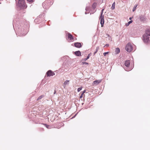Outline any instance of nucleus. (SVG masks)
<instances>
[{
    "label": "nucleus",
    "mask_w": 150,
    "mask_h": 150,
    "mask_svg": "<svg viewBox=\"0 0 150 150\" xmlns=\"http://www.w3.org/2000/svg\"><path fill=\"white\" fill-rule=\"evenodd\" d=\"M150 36V29L147 30L146 33L143 36V40L145 43L148 42L149 41V38Z\"/></svg>",
    "instance_id": "f257e3e1"
},
{
    "label": "nucleus",
    "mask_w": 150,
    "mask_h": 150,
    "mask_svg": "<svg viewBox=\"0 0 150 150\" xmlns=\"http://www.w3.org/2000/svg\"><path fill=\"white\" fill-rule=\"evenodd\" d=\"M17 5L22 8H25L27 7L25 3L24 0H19L17 4Z\"/></svg>",
    "instance_id": "f03ea898"
},
{
    "label": "nucleus",
    "mask_w": 150,
    "mask_h": 150,
    "mask_svg": "<svg viewBox=\"0 0 150 150\" xmlns=\"http://www.w3.org/2000/svg\"><path fill=\"white\" fill-rule=\"evenodd\" d=\"M125 64L126 67H125L124 69L126 71H128L132 70V68L129 67L130 64V61L129 60H127L125 61Z\"/></svg>",
    "instance_id": "7ed1b4c3"
},
{
    "label": "nucleus",
    "mask_w": 150,
    "mask_h": 150,
    "mask_svg": "<svg viewBox=\"0 0 150 150\" xmlns=\"http://www.w3.org/2000/svg\"><path fill=\"white\" fill-rule=\"evenodd\" d=\"M125 49L127 52H131L133 50L132 44L130 43L127 44L125 47Z\"/></svg>",
    "instance_id": "20e7f679"
},
{
    "label": "nucleus",
    "mask_w": 150,
    "mask_h": 150,
    "mask_svg": "<svg viewBox=\"0 0 150 150\" xmlns=\"http://www.w3.org/2000/svg\"><path fill=\"white\" fill-rule=\"evenodd\" d=\"M100 23L101 25V26L103 27V26L104 23V16H100Z\"/></svg>",
    "instance_id": "39448f33"
},
{
    "label": "nucleus",
    "mask_w": 150,
    "mask_h": 150,
    "mask_svg": "<svg viewBox=\"0 0 150 150\" xmlns=\"http://www.w3.org/2000/svg\"><path fill=\"white\" fill-rule=\"evenodd\" d=\"M47 76H53L54 75V73L51 70L48 71L47 72Z\"/></svg>",
    "instance_id": "423d86ee"
},
{
    "label": "nucleus",
    "mask_w": 150,
    "mask_h": 150,
    "mask_svg": "<svg viewBox=\"0 0 150 150\" xmlns=\"http://www.w3.org/2000/svg\"><path fill=\"white\" fill-rule=\"evenodd\" d=\"M101 81V80H97L93 81V84L94 86H96Z\"/></svg>",
    "instance_id": "0eeeda50"
},
{
    "label": "nucleus",
    "mask_w": 150,
    "mask_h": 150,
    "mask_svg": "<svg viewBox=\"0 0 150 150\" xmlns=\"http://www.w3.org/2000/svg\"><path fill=\"white\" fill-rule=\"evenodd\" d=\"M74 46L76 47L79 48L81 46V45L80 43L76 42L74 43Z\"/></svg>",
    "instance_id": "6e6552de"
},
{
    "label": "nucleus",
    "mask_w": 150,
    "mask_h": 150,
    "mask_svg": "<svg viewBox=\"0 0 150 150\" xmlns=\"http://www.w3.org/2000/svg\"><path fill=\"white\" fill-rule=\"evenodd\" d=\"M69 80H66L64 83L63 84L64 87V88L66 87L67 85L69 84Z\"/></svg>",
    "instance_id": "1a4fd4ad"
},
{
    "label": "nucleus",
    "mask_w": 150,
    "mask_h": 150,
    "mask_svg": "<svg viewBox=\"0 0 150 150\" xmlns=\"http://www.w3.org/2000/svg\"><path fill=\"white\" fill-rule=\"evenodd\" d=\"M74 54L76 56H79L81 55V52L79 51H76L74 52Z\"/></svg>",
    "instance_id": "9d476101"
},
{
    "label": "nucleus",
    "mask_w": 150,
    "mask_h": 150,
    "mask_svg": "<svg viewBox=\"0 0 150 150\" xmlns=\"http://www.w3.org/2000/svg\"><path fill=\"white\" fill-rule=\"evenodd\" d=\"M68 38L70 39V40H73L74 39L72 35L70 33H68Z\"/></svg>",
    "instance_id": "9b49d317"
},
{
    "label": "nucleus",
    "mask_w": 150,
    "mask_h": 150,
    "mask_svg": "<svg viewBox=\"0 0 150 150\" xmlns=\"http://www.w3.org/2000/svg\"><path fill=\"white\" fill-rule=\"evenodd\" d=\"M115 52L117 54L119 53L120 52V49L118 48H117L115 50Z\"/></svg>",
    "instance_id": "f8f14e48"
},
{
    "label": "nucleus",
    "mask_w": 150,
    "mask_h": 150,
    "mask_svg": "<svg viewBox=\"0 0 150 150\" xmlns=\"http://www.w3.org/2000/svg\"><path fill=\"white\" fill-rule=\"evenodd\" d=\"M106 36H107V37H106V38H108V40L110 41H111L112 38L108 34Z\"/></svg>",
    "instance_id": "ddd939ff"
},
{
    "label": "nucleus",
    "mask_w": 150,
    "mask_h": 150,
    "mask_svg": "<svg viewBox=\"0 0 150 150\" xmlns=\"http://www.w3.org/2000/svg\"><path fill=\"white\" fill-rule=\"evenodd\" d=\"M115 2H114L112 4V6L111 7V8L113 10L115 8Z\"/></svg>",
    "instance_id": "4468645a"
},
{
    "label": "nucleus",
    "mask_w": 150,
    "mask_h": 150,
    "mask_svg": "<svg viewBox=\"0 0 150 150\" xmlns=\"http://www.w3.org/2000/svg\"><path fill=\"white\" fill-rule=\"evenodd\" d=\"M138 6V5L137 4H135L134 7L133 8V9H132V11H135V10L137 6Z\"/></svg>",
    "instance_id": "2eb2a0df"
},
{
    "label": "nucleus",
    "mask_w": 150,
    "mask_h": 150,
    "mask_svg": "<svg viewBox=\"0 0 150 150\" xmlns=\"http://www.w3.org/2000/svg\"><path fill=\"white\" fill-rule=\"evenodd\" d=\"M99 49V47H96V51L94 53V54H95L98 51Z\"/></svg>",
    "instance_id": "dca6fc26"
},
{
    "label": "nucleus",
    "mask_w": 150,
    "mask_h": 150,
    "mask_svg": "<svg viewBox=\"0 0 150 150\" xmlns=\"http://www.w3.org/2000/svg\"><path fill=\"white\" fill-rule=\"evenodd\" d=\"M44 125L47 128H50V127L49 125H47L46 124H44Z\"/></svg>",
    "instance_id": "f3484780"
},
{
    "label": "nucleus",
    "mask_w": 150,
    "mask_h": 150,
    "mask_svg": "<svg viewBox=\"0 0 150 150\" xmlns=\"http://www.w3.org/2000/svg\"><path fill=\"white\" fill-rule=\"evenodd\" d=\"M89 57H90V56H89V55L88 54V56H87V58H85V59H83V61H86L87 59H89Z\"/></svg>",
    "instance_id": "a211bd4d"
},
{
    "label": "nucleus",
    "mask_w": 150,
    "mask_h": 150,
    "mask_svg": "<svg viewBox=\"0 0 150 150\" xmlns=\"http://www.w3.org/2000/svg\"><path fill=\"white\" fill-rule=\"evenodd\" d=\"M43 97V96L42 95L39 96L37 99V100H39L41 99L42 97Z\"/></svg>",
    "instance_id": "6ab92c4d"
},
{
    "label": "nucleus",
    "mask_w": 150,
    "mask_h": 150,
    "mask_svg": "<svg viewBox=\"0 0 150 150\" xmlns=\"http://www.w3.org/2000/svg\"><path fill=\"white\" fill-rule=\"evenodd\" d=\"M82 87H79L78 88L77 91L78 92H79L81 90H82Z\"/></svg>",
    "instance_id": "aec40b11"
},
{
    "label": "nucleus",
    "mask_w": 150,
    "mask_h": 150,
    "mask_svg": "<svg viewBox=\"0 0 150 150\" xmlns=\"http://www.w3.org/2000/svg\"><path fill=\"white\" fill-rule=\"evenodd\" d=\"M108 52H105L103 53V54L104 56H105L106 54H107L108 53Z\"/></svg>",
    "instance_id": "412c9836"
},
{
    "label": "nucleus",
    "mask_w": 150,
    "mask_h": 150,
    "mask_svg": "<svg viewBox=\"0 0 150 150\" xmlns=\"http://www.w3.org/2000/svg\"><path fill=\"white\" fill-rule=\"evenodd\" d=\"M132 21H129L128 22V25L129 24H130L131 23H132Z\"/></svg>",
    "instance_id": "4be33fe9"
},
{
    "label": "nucleus",
    "mask_w": 150,
    "mask_h": 150,
    "mask_svg": "<svg viewBox=\"0 0 150 150\" xmlns=\"http://www.w3.org/2000/svg\"><path fill=\"white\" fill-rule=\"evenodd\" d=\"M103 10H104V9H102V10L101 16H103L102 15V14H103Z\"/></svg>",
    "instance_id": "5701e85b"
},
{
    "label": "nucleus",
    "mask_w": 150,
    "mask_h": 150,
    "mask_svg": "<svg viewBox=\"0 0 150 150\" xmlns=\"http://www.w3.org/2000/svg\"><path fill=\"white\" fill-rule=\"evenodd\" d=\"M82 64H88V63H87V62H82Z\"/></svg>",
    "instance_id": "b1692460"
},
{
    "label": "nucleus",
    "mask_w": 150,
    "mask_h": 150,
    "mask_svg": "<svg viewBox=\"0 0 150 150\" xmlns=\"http://www.w3.org/2000/svg\"><path fill=\"white\" fill-rule=\"evenodd\" d=\"M92 7H93V9H95L96 7L94 5V4H93V5L92 6Z\"/></svg>",
    "instance_id": "393cba45"
},
{
    "label": "nucleus",
    "mask_w": 150,
    "mask_h": 150,
    "mask_svg": "<svg viewBox=\"0 0 150 150\" xmlns=\"http://www.w3.org/2000/svg\"><path fill=\"white\" fill-rule=\"evenodd\" d=\"M109 46V45L108 44H106L104 46V47H108Z\"/></svg>",
    "instance_id": "a878e982"
},
{
    "label": "nucleus",
    "mask_w": 150,
    "mask_h": 150,
    "mask_svg": "<svg viewBox=\"0 0 150 150\" xmlns=\"http://www.w3.org/2000/svg\"><path fill=\"white\" fill-rule=\"evenodd\" d=\"M29 2H33V0H27Z\"/></svg>",
    "instance_id": "bb28decb"
},
{
    "label": "nucleus",
    "mask_w": 150,
    "mask_h": 150,
    "mask_svg": "<svg viewBox=\"0 0 150 150\" xmlns=\"http://www.w3.org/2000/svg\"><path fill=\"white\" fill-rule=\"evenodd\" d=\"M83 95V93H82L80 96V98H81L82 97V96Z\"/></svg>",
    "instance_id": "cd10ccee"
},
{
    "label": "nucleus",
    "mask_w": 150,
    "mask_h": 150,
    "mask_svg": "<svg viewBox=\"0 0 150 150\" xmlns=\"http://www.w3.org/2000/svg\"><path fill=\"white\" fill-rule=\"evenodd\" d=\"M132 18V17H130L129 18L130 20H131Z\"/></svg>",
    "instance_id": "c85d7f7f"
},
{
    "label": "nucleus",
    "mask_w": 150,
    "mask_h": 150,
    "mask_svg": "<svg viewBox=\"0 0 150 150\" xmlns=\"http://www.w3.org/2000/svg\"><path fill=\"white\" fill-rule=\"evenodd\" d=\"M85 90H84V91H83V94L84 93H85Z\"/></svg>",
    "instance_id": "c756f323"
},
{
    "label": "nucleus",
    "mask_w": 150,
    "mask_h": 150,
    "mask_svg": "<svg viewBox=\"0 0 150 150\" xmlns=\"http://www.w3.org/2000/svg\"><path fill=\"white\" fill-rule=\"evenodd\" d=\"M128 25V23L127 24H126V25L127 26L128 25Z\"/></svg>",
    "instance_id": "7c9ffc66"
},
{
    "label": "nucleus",
    "mask_w": 150,
    "mask_h": 150,
    "mask_svg": "<svg viewBox=\"0 0 150 150\" xmlns=\"http://www.w3.org/2000/svg\"><path fill=\"white\" fill-rule=\"evenodd\" d=\"M87 8H86V11H87Z\"/></svg>",
    "instance_id": "2f4dec72"
},
{
    "label": "nucleus",
    "mask_w": 150,
    "mask_h": 150,
    "mask_svg": "<svg viewBox=\"0 0 150 150\" xmlns=\"http://www.w3.org/2000/svg\"><path fill=\"white\" fill-rule=\"evenodd\" d=\"M85 14H87V13H86V12H85Z\"/></svg>",
    "instance_id": "473e14b6"
},
{
    "label": "nucleus",
    "mask_w": 150,
    "mask_h": 150,
    "mask_svg": "<svg viewBox=\"0 0 150 150\" xmlns=\"http://www.w3.org/2000/svg\"><path fill=\"white\" fill-rule=\"evenodd\" d=\"M56 93L55 91H54V94H55Z\"/></svg>",
    "instance_id": "72a5a7b5"
},
{
    "label": "nucleus",
    "mask_w": 150,
    "mask_h": 150,
    "mask_svg": "<svg viewBox=\"0 0 150 150\" xmlns=\"http://www.w3.org/2000/svg\"><path fill=\"white\" fill-rule=\"evenodd\" d=\"M44 4H45L44 3H43L42 5H43Z\"/></svg>",
    "instance_id": "f704fd0d"
}]
</instances>
